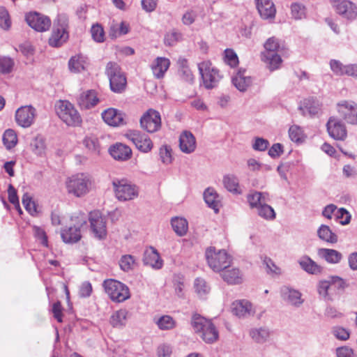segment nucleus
Returning <instances> with one entry per match:
<instances>
[{"label": "nucleus", "instance_id": "nucleus-52", "mask_svg": "<svg viewBox=\"0 0 357 357\" xmlns=\"http://www.w3.org/2000/svg\"><path fill=\"white\" fill-rule=\"evenodd\" d=\"M331 333L336 339L341 341H346L350 337L349 330L340 326H333L331 328Z\"/></svg>", "mask_w": 357, "mask_h": 357}, {"label": "nucleus", "instance_id": "nucleus-38", "mask_svg": "<svg viewBox=\"0 0 357 357\" xmlns=\"http://www.w3.org/2000/svg\"><path fill=\"white\" fill-rule=\"evenodd\" d=\"M298 263L301 267L310 274L317 275L322 271V268L307 256L301 258Z\"/></svg>", "mask_w": 357, "mask_h": 357}, {"label": "nucleus", "instance_id": "nucleus-2", "mask_svg": "<svg viewBox=\"0 0 357 357\" xmlns=\"http://www.w3.org/2000/svg\"><path fill=\"white\" fill-rule=\"evenodd\" d=\"M191 326L206 343H213L218 338V332L213 324L198 314L192 316Z\"/></svg>", "mask_w": 357, "mask_h": 357}, {"label": "nucleus", "instance_id": "nucleus-56", "mask_svg": "<svg viewBox=\"0 0 357 357\" xmlns=\"http://www.w3.org/2000/svg\"><path fill=\"white\" fill-rule=\"evenodd\" d=\"M335 215L336 219L339 220L340 224L342 225H347L351 221V215L344 208H337Z\"/></svg>", "mask_w": 357, "mask_h": 357}, {"label": "nucleus", "instance_id": "nucleus-19", "mask_svg": "<svg viewBox=\"0 0 357 357\" xmlns=\"http://www.w3.org/2000/svg\"><path fill=\"white\" fill-rule=\"evenodd\" d=\"M256 6L263 20L273 21L275 19L276 8L271 0H256Z\"/></svg>", "mask_w": 357, "mask_h": 357}, {"label": "nucleus", "instance_id": "nucleus-23", "mask_svg": "<svg viewBox=\"0 0 357 357\" xmlns=\"http://www.w3.org/2000/svg\"><path fill=\"white\" fill-rule=\"evenodd\" d=\"M170 66L169 59L162 56L157 57L151 63V69L153 76L157 79L162 78Z\"/></svg>", "mask_w": 357, "mask_h": 357}, {"label": "nucleus", "instance_id": "nucleus-13", "mask_svg": "<svg viewBox=\"0 0 357 357\" xmlns=\"http://www.w3.org/2000/svg\"><path fill=\"white\" fill-rule=\"evenodd\" d=\"M331 5L335 12L347 20H354L357 16L356 5L349 0H331Z\"/></svg>", "mask_w": 357, "mask_h": 357}, {"label": "nucleus", "instance_id": "nucleus-18", "mask_svg": "<svg viewBox=\"0 0 357 357\" xmlns=\"http://www.w3.org/2000/svg\"><path fill=\"white\" fill-rule=\"evenodd\" d=\"M126 114L122 112L114 109L109 108L102 113L103 121L109 126L118 127L125 125Z\"/></svg>", "mask_w": 357, "mask_h": 357}, {"label": "nucleus", "instance_id": "nucleus-21", "mask_svg": "<svg viewBox=\"0 0 357 357\" xmlns=\"http://www.w3.org/2000/svg\"><path fill=\"white\" fill-rule=\"evenodd\" d=\"M234 314L239 318H246L255 314L252 305L247 300H238L231 305Z\"/></svg>", "mask_w": 357, "mask_h": 357}, {"label": "nucleus", "instance_id": "nucleus-35", "mask_svg": "<svg viewBox=\"0 0 357 357\" xmlns=\"http://www.w3.org/2000/svg\"><path fill=\"white\" fill-rule=\"evenodd\" d=\"M178 67V75L181 78L186 82L192 83L195 77L189 68L188 60L185 58L180 57L177 61Z\"/></svg>", "mask_w": 357, "mask_h": 357}, {"label": "nucleus", "instance_id": "nucleus-32", "mask_svg": "<svg viewBox=\"0 0 357 357\" xmlns=\"http://www.w3.org/2000/svg\"><path fill=\"white\" fill-rule=\"evenodd\" d=\"M204 199L208 207L213 209L215 213L219 211L221 206L220 199L216 191L212 188H208L204 192Z\"/></svg>", "mask_w": 357, "mask_h": 357}, {"label": "nucleus", "instance_id": "nucleus-55", "mask_svg": "<svg viewBox=\"0 0 357 357\" xmlns=\"http://www.w3.org/2000/svg\"><path fill=\"white\" fill-rule=\"evenodd\" d=\"M91 33L94 41L102 43L105 40V31L100 24H93L91 29Z\"/></svg>", "mask_w": 357, "mask_h": 357}, {"label": "nucleus", "instance_id": "nucleus-63", "mask_svg": "<svg viewBox=\"0 0 357 357\" xmlns=\"http://www.w3.org/2000/svg\"><path fill=\"white\" fill-rule=\"evenodd\" d=\"M22 202L24 208L29 213L33 214V213L36 212L35 203L32 200L31 196L29 194L25 193L23 195Z\"/></svg>", "mask_w": 357, "mask_h": 357}, {"label": "nucleus", "instance_id": "nucleus-25", "mask_svg": "<svg viewBox=\"0 0 357 357\" xmlns=\"http://www.w3.org/2000/svg\"><path fill=\"white\" fill-rule=\"evenodd\" d=\"M109 153L114 159L124 161L130 158L132 150L127 145L117 143L109 148Z\"/></svg>", "mask_w": 357, "mask_h": 357}, {"label": "nucleus", "instance_id": "nucleus-9", "mask_svg": "<svg viewBox=\"0 0 357 357\" xmlns=\"http://www.w3.org/2000/svg\"><path fill=\"white\" fill-rule=\"evenodd\" d=\"M106 74L109 79V85L112 91L121 93L125 89L127 83L126 78L116 63L109 62L107 64Z\"/></svg>", "mask_w": 357, "mask_h": 357}, {"label": "nucleus", "instance_id": "nucleus-8", "mask_svg": "<svg viewBox=\"0 0 357 357\" xmlns=\"http://www.w3.org/2000/svg\"><path fill=\"white\" fill-rule=\"evenodd\" d=\"M103 287L105 292L113 301L123 302L130 296L128 287L118 280H106L103 282Z\"/></svg>", "mask_w": 357, "mask_h": 357}, {"label": "nucleus", "instance_id": "nucleus-10", "mask_svg": "<svg viewBox=\"0 0 357 357\" xmlns=\"http://www.w3.org/2000/svg\"><path fill=\"white\" fill-rule=\"evenodd\" d=\"M139 123L142 129L147 132L154 133L161 128L160 114L153 109H149L141 116Z\"/></svg>", "mask_w": 357, "mask_h": 357}, {"label": "nucleus", "instance_id": "nucleus-3", "mask_svg": "<svg viewBox=\"0 0 357 357\" xmlns=\"http://www.w3.org/2000/svg\"><path fill=\"white\" fill-rule=\"evenodd\" d=\"M205 256L208 266L215 272H222L231 261V256L225 250H216L214 247L208 248Z\"/></svg>", "mask_w": 357, "mask_h": 357}, {"label": "nucleus", "instance_id": "nucleus-17", "mask_svg": "<svg viewBox=\"0 0 357 357\" xmlns=\"http://www.w3.org/2000/svg\"><path fill=\"white\" fill-rule=\"evenodd\" d=\"M327 131L330 137L335 140H344L347 132L344 124L337 117H331L326 123Z\"/></svg>", "mask_w": 357, "mask_h": 357}, {"label": "nucleus", "instance_id": "nucleus-33", "mask_svg": "<svg viewBox=\"0 0 357 357\" xmlns=\"http://www.w3.org/2000/svg\"><path fill=\"white\" fill-rule=\"evenodd\" d=\"M247 200L250 208L257 210L263 204V202H268L270 201V199L267 192L254 191L248 195Z\"/></svg>", "mask_w": 357, "mask_h": 357}, {"label": "nucleus", "instance_id": "nucleus-41", "mask_svg": "<svg viewBox=\"0 0 357 357\" xmlns=\"http://www.w3.org/2000/svg\"><path fill=\"white\" fill-rule=\"evenodd\" d=\"M317 235L319 238L327 243H335L337 242V236L326 225H321L318 230Z\"/></svg>", "mask_w": 357, "mask_h": 357}, {"label": "nucleus", "instance_id": "nucleus-16", "mask_svg": "<svg viewBox=\"0 0 357 357\" xmlns=\"http://www.w3.org/2000/svg\"><path fill=\"white\" fill-rule=\"evenodd\" d=\"M26 21L32 29L39 32L48 30L51 26V20L48 17L36 12L27 14Z\"/></svg>", "mask_w": 357, "mask_h": 357}, {"label": "nucleus", "instance_id": "nucleus-30", "mask_svg": "<svg viewBox=\"0 0 357 357\" xmlns=\"http://www.w3.org/2000/svg\"><path fill=\"white\" fill-rule=\"evenodd\" d=\"M252 340L258 344H264L269 340L271 331L266 327L252 328L249 331Z\"/></svg>", "mask_w": 357, "mask_h": 357}, {"label": "nucleus", "instance_id": "nucleus-5", "mask_svg": "<svg viewBox=\"0 0 357 357\" xmlns=\"http://www.w3.org/2000/svg\"><path fill=\"white\" fill-rule=\"evenodd\" d=\"M58 116L69 126H79L81 116L74 105L67 100H59L56 105Z\"/></svg>", "mask_w": 357, "mask_h": 357}, {"label": "nucleus", "instance_id": "nucleus-6", "mask_svg": "<svg viewBox=\"0 0 357 357\" xmlns=\"http://www.w3.org/2000/svg\"><path fill=\"white\" fill-rule=\"evenodd\" d=\"M198 70L202 76L205 88L215 87L222 78L219 70L212 66L210 61H204L198 64Z\"/></svg>", "mask_w": 357, "mask_h": 357}, {"label": "nucleus", "instance_id": "nucleus-60", "mask_svg": "<svg viewBox=\"0 0 357 357\" xmlns=\"http://www.w3.org/2000/svg\"><path fill=\"white\" fill-rule=\"evenodd\" d=\"M8 194L9 202L13 204L17 209L19 210L20 213H21L22 211L20 206V202L17 195V190L11 184L8 185Z\"/></svg>", "mask_w": 357, "mask_h": 357}, {"label": "nucleus", "instance_id": "nucleus-54", "mask_svg": "<svg viewBox=\"0 0 357 357\" xmlns=\"http://www.w3.org/2000/svg\"><path fill=\"white\" fill-rule=\"evenodd\" d=\"M194 287L197 294L202 297L209 292L210 288L207 285L206 281L200 278L195 280Z\"/></svg>", "mask_w": 357, "mask_h": 357}, {"label": "nucleus", "instance_id": "nucleus-28", "mask_svg": "<svg viewBox=\"0 0 357 357\" xmlns=\"http://www.w3.org/2000/svg\"><path fill=\"white\" fill-rule=\"evenodd\" d=\"M245 73V70L240 69L231 79L232 84L241 92L245 91L252 82L251 77L246 75Z\"/></svg>", "mask_w": 357, "mask_h": 357}, {"label": "nucleus", "instance_id": "nucleus-59", "mask_svg": "<svg viewBox=\"0 0 357 357\" xmlns=\"http://www.w3.org/2000/svg\"><path fill=\"white\" fill-rule=\"evenodd\" d=\"M290 139L295 142H301L303 140V133L301 128L297 126H292L289 130Z\"/></svg>", "mask_w": 357, "mask_h": 357}, {"label": "nucleus", "instance_id": "nucleus-37", "mask_svg": "<svg viewBox=\"0 0 357 357\" xmlns=\"http://www.w3.org/2000/svg\"><path fill=\"white\" fill-rule=\"evenodd\" d=\"M128 314V312L126 309L115 311L110 317V324L114 328H123L126 324Z\"/></svg>", "mask_w": 357, "mask_h": 357}, {"label": "nucleus", "instance_id": "nucleus-46", "mask_svg": "<svg viewBox=\"0 0 357 357\" xmlns=\"http://www.w3.org/2000/svg\"><path fill=\"white\" fill-rule=\"evenodd\" d=\"M156 324L160 330L168 331L174 328L176 322L171 316L163 315L157 320Z\"/></svg>", "mask_w": 357, "mask_h": 357}, {"label": "nucleus", "instance_id": "nucleus-53", "mask_svg": "<svg viewBox=\"0 0 357 357\" xmlns=\"http://www.w3.org/2000/svg\"><path fill=\"white\" fill-rule=\"evenodd\" d=\"M182 34L176 31H172L165 34L164 38L165 45L167 46H174L178 41L181 40Z\"/></svg>", "mask_w": 357, "mask_h": 357}, {"label": "nucleus", "instance_id": "nucleus-27", "mask_svg": "<svg viewBox=\"0 0 357 357\" xmlns=\"http://www.w3.org/2000/svg\"><path fill=\"white\" fill-rule=\"evenodd\" d=\"M144 263L154 269H160L163 266V261L158 252L153 247L147 249L144 255Z\"/></svg>", "mask_w": 357, "mask_h": 357}, {"label": "nucleus", "instance_id": "nucleus-58", "mask_svg": "<svg viewBox=\"0 0 357 357\" xmlns=\"http://www.w3.org/2000/svg\"><path fill=\"white\" fill-rule=\"evenodd\" d=\"M14 61L9 57H0V73L2 74L10 73L13 68Z\"/></svg>", "mask_w": 357, "mask_h": 357}, {"label": "nucleus", "instance_id": "nucleus-29", "mask_svg": "<svg viewBox=\"0 0 357 357\" xmlns=\"http://www.w3.org/2000/svg\"><path fill=\"white\" fill-rule=\"evenodd\" d=\"M261 60L271 71L279 69L282 63L281 56L277 52L268 53V52H262L261 53Z\"/></svg>", "mask_w": 357, "mask_h": 357}, {"label": "nucleus", "instance_id": "nucleus-43", "mask_svg": "<svg viewBox=\"0 0 357 357\" xmlns=\"http://www.w3.org/2000/svg\"><path fill=\"white\" fill-rule=\"evenodd\" d=\"M171 224L174 231L180 236H184L188 228L187 220L183 218H173Z\"/></svg>", "mask_w": 357, "mask_h": 357}, {"label": "nucleus", "instance_id": "nucleus-45", "mask_svg": "<svg viewBox=\"0 0 357 357\" xmlns=\"http://www.w3.org/2000/svg\"><path fill=\"white\" fill-rule=\"evenodd\" d=\"M257 213L261 218L267 220H274L276 215L274 209L267 204V202H263V204L257 209Z\"/></svg>", "mask_w": 357, "mask_h": 357}, {"label": "nucleus", "instance_id": "nucleus-39", "mask_svg": "<svg viewBox=\"0 0 357 357\" xmlns=\"http://www.w3.org/2000/svg\"><path fill=\"white\" fill-rule=\"evenodd\" d=\"M222 183L224 187L230 192L241 194L238 178L234 174H226L223 176Z\"/></svg>", "mask_w": 357, "mask_h": 357}, {"label": "nucleus", "instance_id": "nucleus-34", "mask_svg": "<svg viewBox=\"0 0 357 357\" xmlns=\"http://www.w3.org/2000/svg\"><path fill=\"white\" fill-rule=\"evenodd\" d=\"M321 104L317 100L309 98L305 100L303 106L300 107L303 115L313 116L321 110Z\"/></svg>", "mask_w": 357, "mask_h": 357}, {"label": "nucleus", "instance_id": "nucleus-31", "mask_svg": "<svg viewBox=\"0 0 357 357\" xmlns=\"http://www.w3.org/2000/svg\"><path fill=\"white\" fill-rule=\"evenodd\" d=\"M86 222L83 221L79 226L70 227L67 229H63L61 231V236L65 243H73L79 241L81 239L80 227L85 224Z\"/></svg>", "mask_w": 357, "mask_h": 357}, {"label": "nucleus", "instance_id": "nucleus-22", "mask_svg": "<svg viewBox=\"0 0 357 357\" xmlns=\"http://www.w3.org/2000/svg\"><path fill=\"white\" fill-rule=\"evenodd\" d=\"M97 93L94 90H88L81 93L77 98V102L84 109L93 107L99 102Z\"/></svg>", "mask_w": 357, "mask_h": 357}, {"label": "nucleus", "instance_id": "nucleus-48", "mask_svg": "<svg viewBox=\"0 0 357 357\" xmlns=\"http://www.w3.org/2000/svg\"><path fill=\"white\" fill-rule=\"evenodd\" d=\"M160 158L165 165H169L173 161L172 149L169 145H162L159 150Z\"/></svg>", "mask_w": 357, "mask_h": 357}, {"label": "nucleus", "instance_id": "nucleus-49", "mask_svg": "<svg viewBox=\"0 0 357 357\" xmlns=\"http://www.w3.org/2000/svg\"><path fill=\"white\" fill-rule=\"evenodd\" d=\"M264 51L268 52V53H278L280 50V44L279 40L273 36L266 40L264 45Z\"/></svg>", "mask_w": 357, "mask_h": 357}, {"label": "nucleus", "instance_id": "nucleus-36", "mask_svg": "<svg viewBox=\"0 0 357 357\" xmlns=\"http://www.w3.org/2000/svg\"><path fill=\"white\" fill-rule=\"evenodd\" d=\"M318 255L330 264H337L342 259V253L333 249L321 248Z\"/></svg>", "mask_w": 357, "mask_h": 357}, {"label": "nucleus", "instance_id": "nucleus-42", "mask_svg": "<svg viewBox=\"0 0 357 357\" xmlns=\"http://www.w3.org/2000/svg\"><path fill=\"white\" fill-rule=\"evenodd\" d=\"M317 291L320 296L327 301L333 299L334 292L328 280H320L317 284Z\"/></svg>", "mask_w": 357, "mask_h": 357}, {"label": "nucleus", "instance_id": "nucleus-15", "mask_svg": "<svg viewBox=\"0 0 357 357\" xmlns=\"http://www.w3.org/2000/svg\"><path fill=\"white\" fill-rule=\"evenodd\" d=\"M337 112L348 123L357 124V104L343 100L337 103Z\"/></svg>", "mask_w": 357, "mask_h": 357}, {"label": "nucleus", "instance_id": "nucleus-12", "mask_svg": "<svg viewBox=\"0 0 357 357\" xmlns=\"http://www.w3.org/2000/svg\"><path fill=\"white\" fill-rule=\"evenodd\" d=\"M126 137L143 153H149L153 149V144L151 138L139 130H129L126 134Z\"/></svg>", "mask_w": 357, "mask_h": 357}, {"label": "nucleus", "instance_id": "nucleus-51", "mask_svg": "<svg viewBox=\"0 0 357 357\" xmlns=\"http://www.w3.org/2000/svg\"><path fill=\"white\" fill-rule=\"evenodd\" d=\"M119 265L123 271H129L134 268L135 266V259L130 255L122 256L120 259Z\"/></svg>", "mask_w": 357, "mask_h": 357}, {"label": "nucleus", "instance_id": "nucleus-47", "mask_svg": "<svg viewBox=\"0 0 357 357\" xmlns=\"http://www.w3.org/2000/svg\"><path fill=\"white\" fill-rule=\"evenodd\" d=\"M3 142L7 149L15 147L17 143V137L15 132L12 129L6 130L3 135Z\"/></svg>", "mask_w": 357, "mask_h": 357}, {"label": "nucleus", "instance_id": "nucleus-1", "mask_svg": "<svg viewBox=\"0 0 357 357\" xmlns=\"http://www.w3.org/2000/svg\"><path fill=\"white\" fill-rule=\"evenodd\" d=\"M92 177L88 173H77L68 178L66 189L69 194L81 197L88 194L92 186Z\"/></svg>", "mask_w": 357, "mask_h": 357}, {"label": "nucleus", "instance_id": "nucleus-44", "mask_svg": "<svg viewBox=\"0 0 357 357\" xmlns=\"http://www.w3.org/2000/svg\"><path fill=\"white\" fill-rule=\"evenodd\" d=\"M31 148L32 151L37 155L42 156L45 154L46 146L44 138L38 135L31 142Z\"/></svg>", "mask_w": 357, "mask_h": 357}, {"label": "nucleus", "instance_id": "nucleus-62", "mask_svg": "<svg viewBox=\"0 0 357 357\" xmlns=\"http://www.w3.org/2000/svg\"><path fill=\"white\" fill-rule=\"evenodd\" d=\"M0 26L5 30L8 29L10 26L8 13L3 7H0Z\"/></svg>", "mask_w": 357, "mask_h": 357}, {"label": "nucleus", "instance_id": "nucleus-20", "mask_svg": "<svg viewBox=\"0 0 357 357\" xmlns=\"http://www.w3.org/2000/svg\"><path fill=\"white\" fill-rule=\"evenodd\" d=\"M281 296L286 303L296 307H299L304 302L299 291L288 287L282 288Z\"/></svg>", "mask_w": 357, "mask_h": 357}, {"label": "nucleus", "instance_id": "nucleus-26", "mask_svg": "<svg viewBox=\"0 0 357 357\" xmlns=\"http://www.w3.org/2000/svg\"><path fill=\"white\" fill-rule=\"evenodd\" d=\"M220 275L224 281L229 284H239L243 280L241 271L238 268L230 267V266L221 272Z\"/></svg>", "mask_w": 357, "mask_h": 357}, {"label": "nucleus", "instance_id": "nucleus-50", "mask_svg": "<svg viewBox=\"0 0 357 357\" xmlns=\"http://www.w3.org/2000/svg\"><path fill=\"white\" fill-rule=\"evenodd\" d=\"M224 61L231 68H235L238 64V57L232 49H226L224 52Z\"/></svg>", "mask_w": 357, "mask_h": 357}, {"label": "nucleus", "instance_id": "nucleus-24", "mask_svg": "<svg viewBox=\"0 0 357 357\" xmlns=\"http://www.w3.org/2000/svg\"><path fill=\"white\" fill-rule=\"evenodd\" d=\"M181 151L185 153H191L196 149V139L190 131L183 132L179 137Z\"/></svg>", "mask_w": 357, "mask_h": 357}, {"label": "nucleus", "instance_id": "nucleus-40", "mask_svg": "<svg viewBox=\"0 0 357 357\" xmlns=\"http://www.w3.org/2000/svg\"><path fill=\"white\" fill-rule=\"evenodd\" d=\"M87 63V59L82 54L72 56L68 61V67L71 72L79 73L84 70Z\"/></svg>", "mask_w": 357, "mask_h": 357}, {"label": "nucleus", "instance_id": "nucleus-61", "mask_svg": "<svg viewBox=\"0 0 357 357\" xmlns=\"http://www.w3.org/2000/svg\"><path fill=\"white\" fill-rule=\"evenodd\" d=\"M328 280L331 283L334 293L335 289H344L346 287L344 280L339 276H330Z\"/></svg>", "mask_w": 357, "mask_h": 357}, {"label": "nucleus", "instance_id": "nucleus-14", "mask_svg": "<svg viewBox=\"0 0 357 357\" xmlns=\"http://www.w3.org/2000/svg\"><path fill=\"white\" fill-rule=\"evenodd\" d=\"M36 110L31 105L22 106L15 112V121L22 128H29L35 121Z\"/></svg>", "mask_w": 357, "mask_h": 357}, {"label": "nucleus", "instance_id": "nucleus-64", "mask_svg": "<svg viewBox=\"0 0 357 357\" xmlns=\"http://www.w3.org/2000/svg\"><path fill=\"white\" fill-rule=\"evenodd\" d=\"M336 355L337 357H356L354 350L347 346L337 348Z\"/></svg>", "mask_w": 357, "mask_h": 357}, {"label": "nucleus", "instance_id": "nucleus-7", "mask_svg": "<svg viewBox=\"0 0 357 357\" xmlns=\"http://www.w3.org/2000/svg\"><path fill=\"white\" fill-rule=\"evenodd\" d=\"M68 19L65 15H59L54 24L52 35L49 38V44L52 47L61 46L68 38L67 29Z\"/></svg>", "mask_w": 357, "mask_h": 357}, {"label": "nucleus", "instance_id": "nucleus-57", "mask_svg": "<svg viewBox=\"0 0 357 357\" xmlns=\"http://www.w3.org/2000/svg\"><path fill=\"white\" fill-rule=\"evenodd\" d=\"M291 14L295 20L302 19L305 15V6L299 3H293L291 6Z\"/></svg>", "mask_w": 357, "mask_h": 357}, {"label": "nucleus", "instance_id": "nucleus-11", "mask_svg": "<svg viewBox=\"0 0 357 357\" xmlns=\"http://www.w3.org/2000/svg\"><path fill=\"white\" fill-rule=\"evenodd\" d=\"M91 230L95 238L101 240L107 236L106 218L99 211H94L89 213Z\"/></svg>", "mask_w": 357, "mask_h": 357}, {"label": "nucleus", "instance_id": "nucleus-4", "mask_svg": "<svg viewBox=\"0 0 357 357\" xmlns=\"http://www.w3.org/2000/svg\"><path fill=\"white\" fill-rule=\"evenodd\" d=\"M112 186L115 197L121 202L133 200L139 195V188L126 179H114Z\"/></svg>", "mask_w": 357, "mask_h": 357}]
</instances>
